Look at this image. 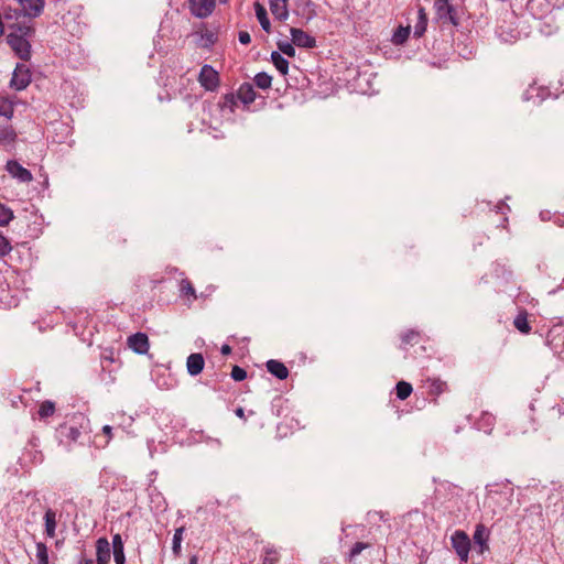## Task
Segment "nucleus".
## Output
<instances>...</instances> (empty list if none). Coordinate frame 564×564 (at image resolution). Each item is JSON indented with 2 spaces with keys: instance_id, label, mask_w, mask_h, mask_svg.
Wrapping results in <instances>:
<instances>
[{
  "instance_id": "1",
  "label": "nucleus",
  "mask_w": 564,
  "mask_h": 564,
  "mask_svg": "<svg viewBox=\"0 0 564 564\" xmlns=\"http://www.w3.org/2000/svg\"><path fill=\"white\" fill-rule=\"evenodd\" d=\"M58 433L61 442L67 446L68 451H70L73 444L85 445L90 443V422L87 417L80 416L79 421L75 424H61Z\"/></svg>"
},
{
  "instance_id": "2",
  "label": "nucleus",
  "mask_w": 564,
  "mask_h": 564,
  "mask_svg": "<svg viewBox=\"0 0 564 564\" xmlns=\"http://www.w3.org/2000/svg\"><path fill=\"white\" fill-rule=\"evenodd\" d=\"M452 547L459 557L460 562L467 563L470 551V539L463 530H456L451 536Z\"/></svg>"
},
{
  "instance_id": "3",
  "label": "nucleus",
  "mask_w": 564,
  "mask_h": 564,
  "mask_svg": "<svg viewBox=\"0 0 564 564\" xmlns=\"http://www.w3.org/2000/svg\"><path fill=\"white\" fill-rule=\"evenodd\" d=\"M7 42L19 58L22 61L31 58V44L28 39H22L21 35L8 34Z\"/></svg>"
},
{
  "instance_id": "4",
  "label": "nucleus",
  "mask_w": 564,
  "mask_h": 564,
  "mask_svg": "<svg viewBox=\"0 0 564 564\" xmlns=\"http://www.w3.org/2000/svg\"><path fill=\"white\" fill-rule=\"evenodd\" d=\"M30 83L31 72L29 67L24 64H17L10 80V87L15 90H23L30 85Z\"/></svg>"
},
{
  "instance_id": "5",
  "label": "nucleus",
  "mask_w": 564,
  "mask_h": 564,
  "mask_svg": "<svg viewBox=\"0 0 564 564\" xmlns=\"http://www.w3.org/2000/svg\"><path fill=\"white\" fill-rule=\"evenodd\" d=\"M198 82L206 90L214 91L219 86V74L206 64L200 68Z\"/></svg>"
},
{
  "instance_id": "6",
  "label": "nucleus",
  "mask_w": 564,
  "mask_h": 564,
  "mask_svg": "<svg viewBox=\"0 0 564 564\" xmlns=\"http://www.w3.org/2000/svg\"><path fill=\"white\" fill-rule=\"evenodd\" d=\"M216 7V0H188L191 13L199 19L209 17Z\"/></svg>"
},
{
  "instance_id": "7",
  "label": "nucleus",
  "mask_w": 564,
  "mask_h": 564,
  "mask_svg": "<svg viewBox=\"0 0 564 564\" xmlns=\"http://www.w3.org/2000/svg\"><path fill=\"white\" fill-rule=\"evenodd\" d=\"M422 382L427 395L433 398L434 403L442 393L447 391V383L440 378L427 377Z\"/></svg>"
},
{
  "instance_id": "8",
  "label": "nucleus",
  "mask_w": 564,
  "mask_h": 564,
  "mask_svg": "<svg viewBox=\"0 0 564 564\" xmlns=\"http://www.w3.org/2000/svg\"><path fill=\"white\" fill-rule=\"evenodd\" d=\"M6 171L21 183H30L33 180L32 173L15 160L7 162Z\"/></svg>"
},
{
  "instance_id": "9",
  "label": "nucleus",
  "mask_w": 564,
  "mask_h": 564,
  "mask_svg": "<svg viewBox=\"0 0 564 564\" xmlns=\"http://www.w3.org/2000/svg\"><path fill=\"white\" fill-rule=\"evenodd\" d=\"M128 347L139 355L147 354L150 347L149 337L144 333H135L128 337Z\"/></svg>"
},
{
  "instance_id": "10",
  "label": "nucleus",
  "mask_w": 564,
  "mask_h": 564,
  "mask_svg": "<svg viewBox=\"0 0 564 564\" xmlns=\"http://www.w3.org/2000/svg\"><path fill=\"white\" fill-rule=\"evenodd\" d=\"M22 7V14L28 18H37L42 14L45 0H18Z\"/></svg>"
},
{
  "instance_id": "11",
  "label": "nucleus",
  "mask_w": 564,
  "mask_h": 564,
  "mask_svg": "<svg viewBox=\"0 0 564 564\" xmlns=\"http://www.w3.org/2000/svg\"><path fill=\"white\" fill-rule=\"evenodd\" d=\"M290 32L294 45L304 48H313L316 46L315 37L310 35L305 31L297 28H291Z\"/></svg>"
},
{
  "instance_id": "12",
  "label": "nucleus",
  "mask_w": 564,
  "mask_h": 564,
  "mask_svg": "<svg viewBox=\"0 0 564 564\" xmlns=\"http://www.w3.org/2000/svg\"><path fill=\"white\" fill-rule=\"evenodd\" d=\"M43 520L45 535L50 539L55 538L57 528V511L52 508H47L44 512Z\"/></svg>"
},
{
  "instance_id": "13",
  "label": "nucleus",
  "mask_w": 564,
  "mask_h": 564,
  "mask_svg": "<svg viewBox=\"0 0 564 564\" xmlns=\"http://www.w3.org/2000/svg\"><path fill=\"white\" fill-rule=\"evenodd\" d=\"M96 555L98 564H108L110 562L111 552L110 544L106 538H99L96 542Z\"/></svg>"
},
{
  "instance_id": "14",
  "label": "nucleus",
  "mask_w": 564,
  "mask_h": 564,
  "mask_svg": "<svg viewBox=\"0 0 564 564\" xmlns=\"http://www.w3.org/2000/svg\"><path fill=\"white\" fill-rule=\"evenodd\" d=\"M204 357L202 354L194 352L187 357L186 367L191 376L199 375L204 369Z\"/></svg>"
},
{
  "instance_id": "15",
  "label": "nucleus",
  "mask_w": 564,
  "mask_h": 564,
  "mask_svg": "<svg viewBox=\"0 0 564 564\" xmlns=\"http://www.w3.org/2000/svg\"><path fill=\"white\" fill-rule=\"evenodd\" d=\"M267 370L280 380H284L289 377V369L286 366L275 359H270L265 364Z\"/></svg>"
},
{
  "instance_id": "16",
  "label": "nucleus",
  "mask_w": 564,
  "mask_h": 564,
  "mask_svg": "<svg viewBox=\"0 0 564 564\" xmlns=\"http://www.w3.org/2000/svg\"><path fill=\"white\" fill-rule=\"evenodd\" d=\"M237 97L245 105H250L256 100L257 94L253 86L250 83H243L240 85L237 91Z\"/></svg>"
},
{
  "instance_id": "17",
  "label": "nucleus",
  "mask_w": 564,
  "mask_h": 564,
  "mask_svg": "<svg viewBox=\"0 0 564 564\" xmlns=\"http://www.w3.org/2000/svg\"><path fill=\"white\" fill-rule=\"evenodd\" d=\"M112 549L116 564H126L123 541L119 533L112 536Z\"/></svg>"
},
{
  "instance_id": "18",
  "label": "nucleus",
  "mask_w": 564,
  "mask_h": 564,
  "mask_svg": "<svg viewBox=\"0 0 564 564\" xmlns=\"http://www.w3.org/2000/svg\"><path fill=\"white\" fill-rule=\"evenodd\" d=\"M474 542L479 545V553L482 554L485 550H488V533L482 524L476 527L474 532Z\"/></svg>"
},
{
  "instance_id": "19",
  "label": "nucleus",
  "mask_w": 564,
  "mask_h": 564,
  "mask_svg": "<svg viewBox=\"0 0 564 564\" xmlns=\"http://www.w3.org/2000/svg\"><path fill=\"white\" fill-rule=\"evenodd\" d=\"M254 11H256V17H257L262 30L267 33H270L271 32V23L268 18L265 8L261 3L256 2Z\"/></svg>"
},
{
  "instance_id": "20",
  "label": "nucleus",
  "mask_w": 564,
  "mask_h": 564,
  "mask_svg": "<svg viewBox=\"0 0 564 564\" xmlns=\"http://www.w3.org/2000/svg\"><path fill=\"white\" fill-rule=\"evenodd\" d=\"M546 95V88L530 86L529 89L524 91L523 99L527 101L538 99V101L541 102L545 99Z\"/></svg>"
},
{
  "instance_id": "21",
  "label": "nucleus",
  "mask_w": 564,
  "mask_h": 564,
  "mask_svg": "<svg viewBox=\"0 0 564 564\" xmlns=\"http://www.w3.org/2000/svg\"><path fill=\"white\" fill-rule=\"evenodd\" d=\"M17 132L11 126L0 127V144L11 145L17 140Z\"/></svg>"
},
{
  "instance_id": "22",
  "label": "nucleus",
  "mask_w": 564,
  "mask_h": 564,
  "mask_svg": "<svg viewBox=\"0 0 564 564\" xmlns=\"http://www.w3.org/2000/svg\"><path fill=\"white\" fill-rule=\"evenodd\" d=\"M271 13L279 21H285L289 18L288 2L269 3Z\"/></svg>"
},
{
  "instance_id": "23",
  "label": "nucleus",
  "mask_w": 564,
  "mask_h": 564,
  "mask_svg": "<svg viewBox=\"0 0 564 564\" xmlns=\"http://www.w3.org/2000/svg\"><path fill=\"white\" fill-rule=\"evenodd\" d=\"M417 15V22L414 26V36L421 37L425 33L427 26V15L423 7H420Z\"/></svg>"
},
{
  "instance_id": "24",
  "label": "nucleus",
  "mask_w": 564,
  "mask_h": 564,
  "mask_svg": "<svg viewBox=\"0 0 564 564\" xmlns=\"http://www.w3.org/2000/svg\"><path fill=\"white\" fill-rule=\"evenodd\" d=\"M271 62L275 68L282 74L286 75L289 72V61L282 56L280 52L273 51L271 53Z\"/></svg>"
},
{
  "instance_id": "25",
  "label": "nucleus",
  "mask_w": 564,
  "mask_h": 564,
  "mask_svg": "<svg viewBox=\"0 0 564 564\" xmlns=\"http://www.w3.org/2000/svg\"><path fill=\"white\" fill-rule=\"evenodd\" d=\"M421 335L417 330L409 329L401 335V348L406 349L408 345H415L420 341Z\"/></svg>"
},
{
  "instance_id": "26",
  "label": "nucleus",
  "mask_w": 564,
  "mask_h": 564,
  "mask_svg": "<svg viewBox=\"0 0 564 564\" xmlns=\"http://www.w3.org/2000/svg\"><path fill=\"white\" fill-rule=\"evenodd\" d=\"M10 29L14 30L10 34L21 35L22 39H28L33 36L35 33V29L32 25L15 23L10 25Z\"/></svg>"
},
{
  "instance_id": "27",
  "label": "nucleus",
  "mask_w": 564,
  "mask_h": 564,
  "mask_svg": "<svg viewBox=\"0 0 564 564\" xmlns=\"http://www.w3.org/2000/svg\"><path fill=\"white\" fill-rule=\"evenodd\" d=\"M217 41V33L210 30L203 32L198 40V45L204 48L212 47Z\"/></svg>"
},
{
  "instance_id": "28",
  "label": "nucleus",
  "mask_w": 564,
  "mask_h": 564,
  "mask_svg": "<svg viewBox=\"0 0 564 564\" xmlns=\"http://www.w3.org/2000/svg\"><path fill=\"white\" fill-rule=\"evenodd\" d=\"M513 325L522 334H529L531 332V326L528 322L525 312H522L516 316Z\"/></svg>"
},
{
  "instance_id": "29",
  "label": "nucleus",
  "mask_w": 564,
  "mask_h": 564,
  "mask_svg": "<svg viewBox=\"0 0 564 564\" xmlns=\"http://www.w3.org/2000/svg\"><path fill=\"white\" fill-rule=\"evenodd\" d=\"M184 532H185V527H180L175 530L174 535H173L172 551L176 557H178L181 555V545H182Z\"/></svg>"
},
{
  "instance_id": "30",
  "label": "nucleus",
  "mask_w": 564,
  "mask_h": 564,
  "mask_svg": "<svg viewBox=\"0 0 564 564\" xmlns=\"http://www.w3.org/2000/svg\"><path fill=\"white\" fill-rule=\"evenodd\" d=\"M237 101H238V97L230 93V94H226L224 97H223V100L220 102V107L223 110H228L229 112H235V109L237 107Z\"/></svg>"
},
{
  "instance_id": "31",
  "label": "nucleus",
  "mask_w": 564,
  "mask_h": 564,
  "mask_svg": "<svg viewBox=\"0 0 564 564\" xmlns=\"http://www.w3.org/2000/svg\"><path fill=\"white\" fill-rule=\"evenodd\" d=\"M14 108L12 101L7 97L0 96V116L11 119L13 117Z\"/></svg>"
},
{
  "instance_id": "32",
  "label": "nucleus",
  "mask_w": 564,
  "mask_h": 564,
  "mask_svg": "<svg viewBox=\"0 0 564 564\" xmlns=\"http://www.w3.org/2000/svg\"><path fill=\"white\" fill-rule=\"evenodd\" d=\"M412 391L413 389L411 383L406 381H399L395 386L397 397L402 401L408 399L411 395Z\"/></svg>"
},
{
  "instance_id": "33",
  "label": "nucleus",
  "mask_w": 564,
  "mask_h": 564,
  "mask_svg": "<svg viewBox=\"0 0 564 564\" xmlns=\"http://www.w3.org/2000/svg\"><path fill=\"white\" fill-rule=\"evenodd\" d=\"M13 218V210L7 205L0 203V227L8 226Z\"/></svg>"
},
{
  "instance_id": "34",
  "label": "nucleus",
  "mask_w": 564,
  "mask_h": 564,
  "mask_svg": "<svg viewBox=\"0 0 564 564\" xmlns=\"http://www.w3.org/2000/svg\"><path fill=\"white\" fill-rule=\"evenodd\" d=\"M55 412V404L54 402L46 400L40 404L37 414L40 419H47L52 416Z\"/></svg>"
},
{
  "instance_id": "35",
  "label": "nucleus",
  "mask_w": 564,
  "mask_h": 564,
  "mask_svg": "<svg viewBox=\"0 0 564 564\" xmlns=\"http://www.w3.org/2000/svg\"><path fill=\"white\" fill-rule=\"evenodd\" d=\"M253 80L257 87L268 89L271 87L272 77L265 72H260L254 76Z\"/></svg>"
},
{
  "instance_id": "36",
  "label": "nucleus",
  "mask_w": 564,
  "mask_h": 564,
  "mask_svg": "<svg viewBox=\"0 0 564 564\" xmlns=\"http://www.w3.org/2000/svg\"><path fill=\"white\" fill-rule=\"evenodd\" d=\"M36 558L39 564H48V549L45 543L37 542L36 545Z\"/></svg>"
},
{
  "instance_id": "37",
  "label": "nucleus",
  "mask_w": 564,
  "mask_h": 564,
  "mask_svg": "<svg viewBox=\"0 0 564 564\" xmlns=\"http://www.w3.org/2000/svg\"><path fill=\"white\" fill-rule=\"evenodd\" d=\"M410 35V28L399 26L393 33L392 41L394 44H403Z\"/></svg>"
},
{
  "instance_id": "38",
  "label": "nucleus",
  "mask_w": 564,
  "mask_h": 564,
  "mask_svg": "<svg viewBox=\"0 0 564 564\" xmlns=\"http://www.w3.org/2000/svg\"><path fill=\"white\" fill-rule=\"evenodd\" d=\"M434 8L438 19L441 18V13H449L453 11L451 0H435Z\"/></svg>"
},
{
  "instance_id": "39",
  "label": "nucleus",
  "mask_w": 564,
  "mask_h": 564,
  "mask_svg": "<svg viewBox=\"0 0 564 564\" xmlns=\"http://www.w3.org/2000/svg\"><path fill=\"white\" fill-rule=\"evenodd\" d=\"M495 417L491 414L484 413L478 422L479 429L489 433L492 430Z\"/></svg>"
},
{
  "instance_id": "40",
  "label": "nucleus",
  "mask_w": 564,
  "mask_h": 564,
  "mask_svg": "<svg viewBox=\"0 0 564 564\" xmlns=\"http://www.w3.org/2000/svg\"><path fill=\"white\" fill-rule=\"evenodd\" d=\"M181 293L183 296H191L193 300L197 299L195 289H194L193 284L191 283V281L187 279H183L181 281Z\"/></svg>"
},
{
  "instance_id": "41",
  "label": "nucleus",
  "mask_w": 564,
  "mask_h": 564,
  "mask_svg": "<svg viewBox=\"0 0 564 564\" xmlns=\"http://www.w3.org/2000/svg\"><path fill=\"white\" fill-rule=\"evenodd\" d=\"M280 560V555L274 549H265L262 564H276Z\"/></svg>"
},
{
  "instance_id": "42",
  "label": "nucleus",
  "mask_w": 564,
  "mask_h": 564,
  "mask_svg": "<svg viewBox=\"0 0 564 564\" xmlns=\"http://www.w3.org/2000/svg\"><path fill=\"white\" fill-rule=\"evenodd\" d=\"M293 45H294L293 42L292 43L286 42V41L278 42V48L280 50V52L282 54H285L289 57L295 56V48Z\"/></svg>"
},
{
  "instance_id": "43",
  "label": "nucleus",
  "mask_w": 564,
  "mask_h": 564,
  "mask_svg": "<svg viewBox=\"0 0 564 564\" xmlns=\"http://www.w3.org/2000/svg\"><path fill=\"white\" fill-rule=\"evenodd\" d=\"M12 250V246L10 240L0 232V257H6L10 253Z\"/></svg>"
},
{
  "instance_id": "44",
  "label": "nucleus",
  "mask_w": 564,
  "mask_h": 564,
  "mask_svg": "<svg viewBox=\"0 0 564 564\" xmlns=\"http://www.w3.org/2000/svg\"><path fill=\"white\" fill-rule=\"evenodd\" d=\"M440 20L442 21H448L451 24L457 26L459 24V19H458V15H457V11L455 9V7L453 6V11L449 12V13H441V18Z\"/></svg>"
},
{
  "instance_id": "45",
  "label": "nucleus",
  "mask_w": 564,
  "mask_h": 564,
  "mask_svg": "<svg viewBox=\"0 0 564 564\" xmlns=\"http://www.w3.org/2000/svg\"><path fill=\"white\" fill-rule=\"evenodd\" d=\"M370 546L369 543L366 542H356L349 552V558L352 560L357 555H359L364 550L368 549Z\"/></svg>"
},
{
  "instance_id": "46",
  "label": "nucleus",
  "mask_w": 564,
  "mask_h": 564,
  "mask_svg": "<svg viewBox=\"0 0 564 564\" xmlns=\"http://www.w3.org/2000/svg\"><path fill=\"white\" fill-rule=\"evenodd\" d=\"M230 376L235 381H242L247 378V371L239 366H234Z\"/></svg>"
},
{
  "instance_id": "47",
  "label": "nucleus",
  "mask_w": 564,
  "mask_h": 564,
  "mask_svg": "<svg viewBox=\"0 0 564 564\" xmlns=\"http://www.w3.org/2000/svg\"><path fill=\"white\" fill-rule=\"evenodd\" d=\"M239 42L243 45H248L251 42V36L247 31H240L238 34Z\"/></svg>"
},
{
  "instance_id": "48",
  "label": "nucleus",
  "mask_w": 564,
  "mask_h": 564,
  "mask_svg": "<svg viewBox=\"0 0 564 564\" xmlns=\"http://www.w3.org/2000/svg\"><path fill=\"white\" fill-rule=\"evenodd\" d=\"M102 432L104 434L107 436V440L105 441V445H107L109 443V441L111 440V436H112V427L110 425H105L102 427Z\"/></svg>"
},
{
  "instance_id": "49",
  "label": "nucleus",
  "mask_w": 564,
  "mask_h": 564,
  "mask_svg": "<svg viewBox=\"0 0 564 564\" xmlns=\"http://www.w3.org/2000/svg\"><path fill=\"white\" fill-rule=\"evenodd\" d=\"M220 351L223 355H229L231 352V347L225 344L221 346Z\"/></svg>"
},
{
  "instance_id": "50",
  "label": "nucleus",
  "mask_w": 564,
  "mask_h": 564,
  "mask_svg": "<svg viewBox=\"0 0 564 564\" xmlns=\"http://www.w3.org/2000/svg\"><path fill=\"white\" fill-rule=\"evenodd\" d=\"M235 413H236V415H237L238 417H240V419H245V411H243V409H242V408H237V409L235 410Z\"/></svg>"
},
{
  "instance_id": "51",
  "label": "nucleus",
  "mask_w": 564,
  "mask_h": 564,
  "mask_svg": "<svg viewBox=\"0 0 564 564\" xmlns=\"http://www.w3.org/2000/svg\"><path fill=\"white\" fill-rule=\"evenodd\" d=\"M188 564H198V557H197V555H192V556L189 557V562H188Z\"/></svg>"
},
{
  "instance_id": "52",
  "label": "nucleus",
  "mask_w": 564,
  "mask_h": 564,
  "mask_svg": "<svg viewBox=\"0 0 564 564\" xmlns=\"http://www.w3.org/2000/svg\"><path fill=\"white\" fill-rule=\"evenodd\" d=\"M289 0H269V3L288 2Z\"/></svg>"
},
{
  "instance_id": "53",
  "label": "nucleus",
  "mask_w": 564,
  "mask_h": 564,
  "mask_svg": "<svg viewBox=\"0 0 564 564\" xmlns=\"http://www.w3.org/2000/svg\"><path fill=\"white\" fill-rule=\"evenodd\" d=\"M83 564H94V561L90 558L84 560Z\"/></svg>"
},
{
  "instance_id": "54",
  "label": "nucleus",
  "mask_w": 564,
  "mask_h": 564,
  "mask_svg": "<svg viewBox=\"0 0 564 564\" xmlns=\"http://www.w3.org/2000/svg\"><path fill=\"white\" fill-rule=\"evenodd\" d=\"M305 1H306V4H307V6H311V4H312L311 0H305Z\"/></svg>"
},
{
  "instance_id": "55",
  "label": "nucleus",
  "mask_w": 564,
  "mask_h": 564,
  "mask_svg": "<svg viewBox=\"0 0 564 564\" xmlns=\"http://www.w3.org/2000/svg\"><path fill=\"white\" fill-rule=\"evenodd\" d=\"M227 1H228V0H220V2H221V3H225V2H227Z\"/></svg>"
}]
</instances>
